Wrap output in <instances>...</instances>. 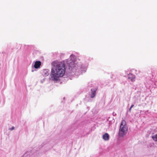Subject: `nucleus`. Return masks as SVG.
<instances>
[{
  "label": "nucleus",
  "instance_id": "nucleus-1",
  "mask_svg": "<svg viewBox=\"0 0 157 157\" xmlns=\"http://www.w3.org/2000/svg\"><path fill=\"white\" fill-rule=\"evenodd\" d=\"M53 67L51 71V79L57 81L59 77H63L65 74L66 68L65 64L62 62L54 61L52 63Z\"/></svg>",
  "mask_w": 157,
  "mask_h": 157
},
{
  "label": "nucleus",
  "instance_id": "nucleus-2",
  "mask_svg": "<svg viewBox=\"0 0 157 157\" xmlns=\"http://www.w3.org/2000/svg\"><path fill=\"white\" fill-rule=\"evenodd\" d=\"M128 131V127L126 125V121L124 120L122 121L119 130V136L123 137L125 136Z\"/></svg>",
  "mask_w": 157,
  "mask_h": 157
},
{
  "label": "nucleus",
  "instance_id": "nucleus-3",
  "mask_svg": "<svg viewBox=\"0 0 157 157\" xmlns=\"http://www.w3.org/2000/svg\"><path fill=\"white\" fill-rule=\"evenodd\" d=\"M41 64V63L40 61H36L35 62V63L34 65V67L36 69L40 68Z\"/></svg>",
  "mask_w": 157,
  "mask_h": 157
},
{
  "label": "nucleus",
  "instance_id": "nucleus-4",
  "mask_svg": "<svg viewBox=\"0 0 157 157\" xmlns=\"http://www.w3.org/2000/svg\"><path fill=\"white\" fill-rule=\"evenodd\" d=\"M102 139L105 141H108L109 139V135L107 133L104 134L102 136Z\"/></svg>",
  "mask_w": 157,
  "mask_h": 157
},
{
  "label": "nucleus",
  "instance_id": "nucleus-5",
  "mask_svg": "<svg viewBox=\"0 0 157 157\" xmlns=\"http://www.w3.org/2000/svg\"><path fill=\"white\" fill-rule=\"evenodd\" d=\"M68 66L69 67L72 68L74 67L75 66V63L73 61L72 62H70V63H69Z\"/></svg>",
  "mask_w": 157,
  "mask_h": 157
},
{
  "label": "nucleus",
  "instance_id": "nucleus-6",
  "mask_svg": "<svg viewBox=\"0 0 157 157\" xmlns=\"http://www.w3.org/2000/svg\"><path fill=\"white\" fill-rule=\"evenodd\" d=\"M96 90L92 91V93L91 95V98H92L94 97L95 95Z\"/></svg>",
  "mask_w": 157,
  "mask_h": 157
},
{
  "label": "nucleus",
  "instance_id": "nucleus-7",
  "mask_svg": "<svg viewBox=\"0 0 157 157\" xmlns=\"http://www.w3.org/2000/svg\"><path fill=\"white\" fill-rule=\"evenodd\" d=\"M152 138L155 141H157V134L152 136Z\"/></svg>",
  "mask_w": 157,
  "mask_h": 157
},
{
  "label": "nucleus",
  "instance_id": "nucleus-8",
  "mask_svg": "<svg viewBox=\"0 0 157 157\" xmlns=\"http://www.w3.org/2000/svg\"><path fill=\"white\" fill-rule=\"evenodd\" d=\"M128 79H130L131 81L133 82L135 81V77L134 76H133L132 77H130L129 76L128 77Z\"/></svg>",
  "mask_w": 157,
  "mask_h": 157
},
{
  "label": "nucleus",
  "instance_id": "nucleus-9",
  "mask_svg": "<svg viewBox=\"0 0 157 157\" xmlns=\"http://www.w3.org/2000/svg\"><path fill=\"white\" fill-rule=\"evenodd\" d=\"M14 128H15L13 126L12 127L9 128V130L10 131H12L14 129Z\"/></svg>",
  "mask_w": 157,
  "mask_h": 157
},
{
  "label": "nucleus",
  "instance_id": "nucleus-10",
  "mask_svg": "<svg viewBox=\"0 0 157 157\" xmlns=\"http://www.w3.org/2000/svg\"><path fill=\"white\" fill-rule=\"evenodd\" d=\"M134 106V105H132L130 107L129 109V111L130 112L131 111V109Z\"/></svg>",
  "mask_w": 157,
  "mask_h": 157
}]
</instances>
